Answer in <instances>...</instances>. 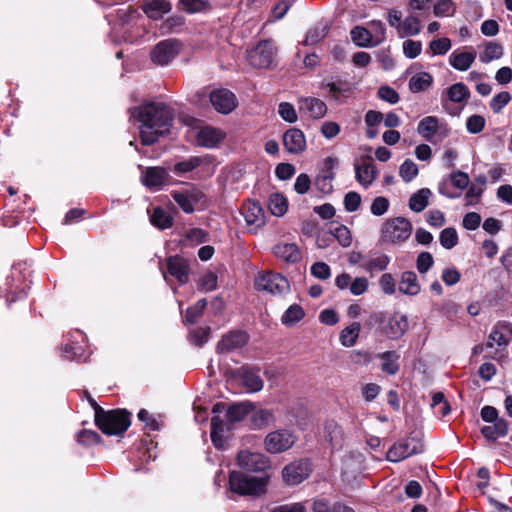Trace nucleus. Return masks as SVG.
<instances>
[{"label": "nucleus", "instance_id": "54", "mask_svg": "<svg viewBox=\"0 0 512 512\" xmlns=\"http://www.w3.org/2000/svg\"><path fill=\"white\" fill-rule=\"evenodd\" d=\"M202 163V160L198 157H191L188 160L178 162L174 166V172L178 175L184 174L194 170L199 167Z\"/></svg>", "mask_w": 512, "mask_h": 512}, {"label": "nucleus", "instance_id": "10", "mask_svg": "<svg viewBox=\"0 0 512 512\" xmlns=\"http://www.w3.org/2000/svg\"><path fill=\"white\" fill-rule=\"evenodd\" d=\"M296 442V436L287 429L269 433L264 440L265 448L270 453H281L290 449Z\"/></svg>", "mask_w": 512, "mask_h": 512}, {"label": "nucleus", "instance_id": "20", "mask_svg": "<svg viewBox=\"0 0 512 512\" xmlns=\"http://www.w3.org/2000/svg\"><path fill=\"white\" fill-rule=\"evenodd\" d=\"M174 201L185 213L194 212V205L202 200L203 193L198 189H191L172 194Z\"/></svg>", "mask_w": 512, "mask_h": 512}, {"label": "nucleus", "instance_id": "9", "mask_svg": "<svg viewBox=\"0 0 512 512\" xmlns=\"http://www.w3.org/2000/svg\"><path fill=\"white\" fill-rule=\"evenodd\" d=\"M182 43L175 38L165 39L155 45L150 53L152 62L156 65H168L181 51Z\"/></svg>", "mask_w": 512, "mask_h": 512}, {"label": "nucleus", "instance_id": "45", "mask_svg": "<svg viewBox=\"0 0 512 512\" xmlns=\"http://www.w3.org/2000/svg\"><path fill=\"white\" fill-rule=\"evenodd\" d=\"M447 95L452 102L461 103L469 98L470 92L463 83H455L448 88Z\"/></svg>", "mask_w": 512, "mask_h": 512}, {"label": "nucleus", "instance_id": "5", "mask_svg": "<svg viewBox=\"0 0 512 512\" xmlns=\"http://www.w3.org/2000/svg\"><path fill=\"white\" fill-rule=\"evenodd\" d=\"M277 47L271 40H262L247 54L249 64L257 69H272L276 66Z\"/></svg>", "mask_w": 512, "mask_h": 512}, {"label": "nucleus", "instance_id": "40", "mask_svg": "<svg viewBox=\"0 0 512 512\" xmlns=\"http://www.w3.org/2000/svg\"><path fill=\"white\" fill-rule=\"evenodd\" d=\"M305 316L303 308L298 304H293L288 307L281 317V322L287 327H291L297 322L301 321Z\"/></svg>", "mask_w": 512, "mask_h": 512}, {"label": "nucleus", "instance_id": "38", "mask_svg": "<svg viewBox=\"0 0 512 512\" xmlns=\"http://www.w3.org/2000/svg\"><path fill=\"white\" fill-rule=\"evenodd\" d=\"M178 7L189 14H195L209 11L211 4L208 0H179Z\"/></svg>", "mask_w": 512, "mask_h": 512}, {"label": "nucleus", "instance_id": "42", "mask_svg": "<svg viewBox=\"0 0 512 512\" xmlns=\"http://www.w3.org/2000/svg\"><path fill=\"white\" fill-rule=\"evenodd\" d=\"M150 221L161 230L168 229L173 225V218L161 207L154 209Z\"/></svg>", "mask_w": 512, "mask_h": 512}, {"label": "nucleus", "instance_id": "64", "mask_svg": "<svg viewBox=\"0 0 512 512\" xmlns=\"http://www.w3.org/2000/svg\"><path fill=\"white\" fill-rule=\"evenodd\" d=\"M389 201L383 196L376 197L371 204V213L375 216H381L387 212Z\"/></svg>", "mask_w": 512, "mask_h": 512}, {"label": "nucleus", "instance_id": "55", "mask_svg": "<svg viewBox=\"0 0 512 512\" xmlns=\"http://www.w3.org/2000/svg\"><path fill=\"white\" fill-rule=\"evenodd\" d=\"M278 112L281 118L288 123H295L298 119L294 106L289 102H281Z\"/></svg>", "mask_w": 512, "mask_h": 512}, {"label": "nucleus", "instance_id": "36", "mask_svg": "<svg viewBox=\"0 0 512 512\" xmlns=\"http://www.w3.org/2000/svg\"><path fill=\"white\" fill-rule=\"evenodd\" d=\"M352 41L359 47L374 46L372 32L369 29L362 26H355L351 32Z\"/></svg>", "mask_w": 512, "mask_h": 512}, {"label": "nucleus", "instance_id": "24", "mask_svg": "<svg viewBox=\"0 0 512 512\" xmlns=\"http://www.w3.org/2000/svg\"><path fill=\"white\" fill-rule=\"evenodd\" d=\"M299 111L308 114L313 119H320L326 115L327 106L318 98L306 97L299 101Z\"/></svg>", "mask_w": 512, "mask_h": 512}, {"label": "nucleus", "instance_id": "61", "mask_svg": "<svg viewBox=\"0 0 512 512\" xmlns=\"http://www.w3.org/2000/svg\"><path fill=\"white\" fill-rule=\"evenodd\" d=\"M433 256L429 252H421L416 260V267L419 273H426L433 265Z\"/></svg>", "mask_w": 512, "mask_h": 512}, {"label": "nucleus", "instance_id": "23", "mask_svg": "<svg viewBox=\"0 0 512 512\" xmlns=\"http://www.w3.org/2000/svg\"><path fill=\"white\" fill-rule=\"evenodd\" d=\"M355 178L360 185L364 188H368L376 178L377 170L372 164L371 158L362 161V163L356 162L354 164Z\"/></svg>", "mask_w": 512, "mask_h": 512}, {"label": "nucleus", "instance_id": "29", "mask_svg": "<svg viewBox=\"0 0 512 512\" xmlns=\"http://www.w3.org/2000/svg\"><path fill=\"white\" fill-rule=\"evenodd\" d=\"M171 3L166 0H151L142 7L144 13L152 20L161 19L171 11Z\"/></svg>", "mask_w": 512, "mask_h": 512}, {"label": "nucleus", "instance_id": "26", "mask_svg": "<svg viewBox=\"0 0 512 512\" xmlns=\"http://www.w3.org/2000/svg\"><path fill=\"white\" fill-rule=\"evenodd\" d=\"M398 289L401 293L409 296L417 295L420 290V284L418 277L413 271H405L401 274V278L398 284Z\"/></svg>", "mask_w": 512, "mask_h": 512}, {"label": "nucleus", "instance_id": "18", "mask_svg": "<svg viewBox=\"0 0 512 512\" xmlns=\"http://www.w3.org/2000/svg\"><path fill=\"white\" fill-rule=\"evenodd\" d=\"M310 472V465L307 461H298L285 466L282 475L288 485H297L304 481Z\"/></svg>", "mask_w": 512, "mask_h": 512}, {"label": "nucleus", "instance_id": "35", "mask_svg": "<svg viewBox=\"0 0 512 512\" xmlns=\"http://www.w3.org/2000/svg\"><path fill=\"white\" fill-rule=\"evenodd\" d=\"M433 83V78L428 72H419L409 80V89L413 93L427 90Z\"/></svg>", "mask_w": 512, "mask_h": 512}, {"label": "nucleus", "instance_id": "39", "mask_svg": "<svg viewBox=\"0 0 512 512\" xmlns=\"http://www.w3.org/2000/svg\"><path fill=\"white\" fill-rule=\"evenodd\" d=\"M329 232L333 235L342 247H349L352 243V235L350 230L339 223H331Z\"/></svg>", "mask_w": 512, "mask_h": 512}, {"label": "nucleus", "instance_id": "21", "mask_svg": "<svg viewBox=\"0 0 512 512\" xmlns=\"http://www.w3.org/2000/svg\"><path fill=\"white\" fill-rule=\"evenodd\" d=\"M225 134L214 127L206 126L197 132V144L205 148H214L224 139Z\"/></svg>", "mask_w": 512, "mask_h": 512}, {"label": "nucleus", "instance_id": "52", "mask_svg": "<svg viewBox=\"0 0 512 512\" xmlns=\"http://www.w3.org/2000/svg\"><path fill=\"white\" fill-rule=\"evenodd\" d=\"M370 32H372L373 36V45H379L386 39V29L382 21L380 20H372L369 23Z\"/></svg>", "mask_w": 512, "mask_h": 512}, {"label": "nucleus", "instance_id": "28", "mask_svg": "<svg viewBox=\"0 0 512 512\" xmlns=\"http://www.w3.org/2000/svg\"><path fill=\"white\" fill-rule=\"evenodd\" d=\"M168 172L161 167L147 168L143 176V184L152 189H159L166 181Z\"/></svg>", "mask_w": 512, "mask_h": 512}, {"label": "nucleus", "instance_id": "3", "mask_svg": "<svg viewBox=\"0 0 512 512\" xmlns=\"http://www.w3.org/2000/svg\"><path fill=\"white\" fill-rule=\"evenodd\" d=\"M130 415L127 410L105 411L103 408H99L95 424L106 435H121L131 424Z\"/></svg>", "mask_w": 512, "mask_h": 512}, {"label": "nucleus", "instance_id": "12", "mask_svg": "<svg viewBox=\"0 0 512 512\" xmlns=\"http://www.w3.org/2000/svg\"><path fill=\"white\" fill-rule=\"evenodd\" d=\"M417 132L425 140L432 142L436 134L447 137L450 129L446 123L440 121L436 116H426L419 121Z\"/></svg>", "mask_w": 512, "mask_h": 512}, {"label": "nucleus", "instance_id": "56", "mask_svg": "<svg viewBox=\"0 0 512 512\" xmlns=\"http://www.w3.org/2000/svg\"><path fill=\"white\" fill-rule=\"evenodd\" d=\"M511 100L508 92L502 91L496 94L490 101V107L494 113H499Z\"/></svg>", "mask_w": 512, "mask_h": 512}, {"label": "nucleus", "instance_id": "11", "mask_svg": "<svg viewBox=\"0 0 512 512\" xmlns=\"http://www.w3.org/2000/svg\"><path fill=\"white\" fill-rule=\"evenodd\" d=\"M161 269L166 281H168V275L174 277L180 285L186 284L189 280V261L181 256H170L166 261V270L162 267Z\"/></svg>", "mask_w": 512, "mask_h": 512}, {"label": "nucleus", "instance_id": "63", "mask_svg": "<svg viewBox=\"0 0 512 512\" xmlns=\"http://www.w3.org/2000/svg\"><path fill=\"white\" fill-rule=\"evenodd\" d=\"M311 274L321 280H326L331 276V270L325 262H316L311 266Z\"/></svg>", "mask_w": 512, "mask_h": 512}, {"label": "nucleus", "instance_id": "15", "mask_svg": "<svg viewBox=\"0 0 512 512\" xmlns=\"http://www.w3.org/2000/svg\"><path fill=\"white\" fill-rule=\"evenodd\" d=\"M249 340L246 332L232 330L224 334L216 346L217 353L228 354L244 347Z\"/></svg>", "mask_w": 512, "mask_h": 512}, {"label": "nucleus", "instance_id": "34", "mask_svg": "<svg viewBox=\"0 0 512 512\" xmlns=\"http://www.w3.org/2000/svg\"><path fill=\"white\" fill-rule=\"evenodd\" d=\"M275 422V416L272 411L267 409H258L252 411L251 424L254 429H262Z\"/></svg>", "mask_w": 512, "mask_h": 512}, {"label": "nucleus", "instance_id": "57", "mask_svg": "<svg viewBox=\"0 0 512 512\" xmlns=\"http://www.w3.org/2000/svg\"><path fill=\"white\" fill-rule=\"evenodd\" d=\"M422 51V44L420 41L405 40L403 42V53L409 59H414L420 55Z\"/></svg>", "mask_w": 512, "mask_h": 512}, {"label": "nucleus", "instance_id": "2", "mask_svg": "<svg viewBox=\"0 0 512 512\" xmlns=\"http://www.w3.org/2000/svg\"><path fill=\"white\" fill-rule=\"evenodd\" d=\"M253 410V405L249 402L231 405L225 414L226 420L219 416L211 419V440L214 446L222 449L226 443L225 433L230 431L235 423L242 421Z\"/></svg>", "mask_w": 512, "mask_h": 512}, {"label": "nucleus", "instance_id": "47", "mask_svg": "<svg viewBox=\"0 0 512 512\" xmlns=\"http://www.w3.org/2000/svg\"><path fill=\"white\" fill-rule=\"evenodd\" d=\"M269 209L274 216H283L288 208L287 200L281 194H273L269 198Z\"/></svg>", "mask_w": 512, "mask_h": 512}, {"label": "nucleus", "instance_id": "41", "mask_svg": "<svg viewBox=\"0 0 512 512\" xmlns=\"http://www.w3.org/2000/svg\"><path fill=\"white\" fill-rule=\"evenodd\" d=\"M421 30L420 21L417 17L408 16L406 17L399 27V37L413 36L419 34Z\"/></svg>", "mask_w": 512, "mask_h": 512}, {"label": "nucleus", "instance_id": "19", "mask_svg": "<svg viewBox=\"0 0 512 512\" xmlns=\"http://www.w3.org/2000/svg\"><path fill=\"white\" fill-rule=\"evenodd\" d=\"M283 145L288 153L300 154L306 148L304 133L298 128H290L283 135Z\"/></svg>", "mask_w": 512, "mask_h": 512}, {"label": "nucleus", "instance_id": "46", "mask_svg": "<svg viewBox=\"0 0 512 512\" xmlns=\"http://www.w3.org/2000/svg\"><path fill=\"white\" fill-rule=\"evenodd\" d=\"M390 262V258L386 254H379L369 259L365 264L364 268L370 274L375 272L383 271L387 268Z\"/></svg>", "mask_w": 512, "mask_h": 512}, {"label": "nucleus", "instance_id": "30", "mask_svg": "<svg viewBox=\"0 0 512 512\" xmlns=\"http://www.w3.org/2000/svg\"><path fill=\"white\" fill-rule=\"evenodd\" d=\"M493 425L483 426L481 433L485 439L489 441H496L498 438L504 437L508 433V422L501 418L497 421L492 422Z\"/></svg>", "mask_w": 512, "mask_h": 512}, {"label": "nucleus", "instance_id": "25", "mask_svg": "<svg viewBox=\"0 0 512 512\" xmlns=\"http://www.w3.org/2000/svg\"><path fill=\"white\" fill-rule=\"evenodd\" d=\"M274 255L286 262L297 263L301 260V252L295 243H279L273 248Z\"/></svg>", "mask_w": 512, "mask_h": 512}, {"label": "nucleus", "instance_id": "33", "mask_svg": "<svg viewBox=\"0 0 512 512\" xmlns=\"http://www.w3.org/2000/svg\"><path fill=\"white\" fill-rule=\"evenodd\" d=\"M429 188H422L411 195L409 199V208L414 212H422L428 206V200L431 196Z\"/></svg>", "mask_w": 512, "mask_h": 512}, {"label": "nucleus", "instance_id": "48", "mask_svg": "<svg viewBox=\"0 0 512 512\" xmlns=\"http://www.w3.org/2000/svg\"><path fill=\"white\" fill-rule=\"evenodd\" d=\"M185 24V18L180 15H173L167 18L161 25V31L163 34L177 33L181 27Z\"/></svg>", "mask_w": 512, "mask_h": 512}, {"label": "nucleus", "instance_id": "8", "mask_svg": "<svg viewBox=\"0 0 512 512\" xmlns=\"http://www.w3.org/2000/svg\"><path fill=\"white\" fill-rule=\"evenodd\" d=\"M255 288L258 291H266L272 295H284L289 292L290 284L281 274L267 272L256 277Z\"/></svg>", "mask_w": 512, "mask_h": 512}, {"label": "nucleus", "instance_id": "51", "mask_svg": "<svg viewBox=\"0 0 512 512\" xmlns=\"http://www.w3.org/2000/svg\"><path fill=\"white\" fill-rule=\"evenodd\" d=\"M418 174L417 165L410 159H406L400 166L399 175L405 182H410Z\"/></svg>", "mask_w": 512, "mask_h": 512}, {"label": "nucleus", "instance_id": "58", "mask_svg": "<svg viewBox=\"0 0 512 512\" xmlns=\"http://www.w3.org/2000/svg\"><path fill=\"white\" fill-rule=\"evenodd\" d=\"M210 335V328L209 327H198L190 332L191 341L196 346H202L204 345Z\"/></svg>", "mask_w": 512, "mask_h": 512}, {"label": "nucleus", "instance_id": "1", "mask_svg": "<svg viewBox=\"0 0 512 512\" xmlns=\"http://www.w3.org/2000/svg\"><path fill=\"white\" fill-rule=\"evenodd\" d=\"M131 117L141 123L142 144L151 145L167 134L174 120L172 109L161 102H148L130 110Z\"/></svg>", "mask_w": 512, "mask_h": 512}, {"label": "nucleus", "instance_id": "22", "mask_svg": "<svg viewBox=\"0 0 512 512\" xmlns=\"http://www.w3.org/2000/svg\"><path fill=\"white\" fill-rule=\"evenodd\" d=\"M238 375L241 385L248 392H258L262 390L263 380L257 370L244 366L238 370Z\"/></svg>", "mask_w": 512, "mask_h": 512}, {"label": "nucleus", "instance_id": "27", "mask_svg": "<svg viewBox=\"0 0 512 512\" xmlns=\"http://www.w3.org/2000/svg\"><path fill=\"white\" fill-rule=\"evenodd\" d=\"M324 438L335 448H341L344 441V433L342 428L334 420H328L324 426Z\"/></svg>", "mask_w": 512, "mask_h": 512}, {"label": "nucleus", "instance_id": "7", "mask_svg": "<svg viewBox=\"0 0 512 512\" xmlns=\"http://www.w3.org/2000/svg\"><path fill=\"white\" fill-rule=\"evenodd\" d=\"M424 451V443L418 435L409 437L395 443L387 451L386 459L390 462H399L409 456L420 454Z\"/></svg>", "mask_w": 512, "mask_h": 512}, {"label": "nucleus", "instance_id": "4", "mask_svg": "<svg viewBox=\"0 0 512 512\" xmlns=\"http://www.w3.org/2000/svg\"><path fill=\"white\" fill-rule=\"evenodd\" d=\"M266 477L248 476L241 472L232 471L229 485L232 492L243 496H260L266 491Z\"/></svg>", "mask_w": 512, "mask_h": 512}, {"label": "nucleus", "instance_id": "59", "mask_svg": "<svg viewBox=\"0 0 512 512\" xmlns=\"http://www.w3.org/2000/svg\"><path fill=\"white\" fill-rule=\"evenodd\" d=\"M64 357L68 360H75L78 362L86 361L83 349L80 346L66 345L63 349Z\"/></svg>", "mask_w": 512, "mask_h": 512}, {"label": "nucleus", "instance_id": "62", "mask_svg": "<svg viewBox=\"0 0 512 512\" xmlns=\"http://www.w3.org/2000/svg\"><path fill=\"white\" fill-rule=\"evenodd\" d=\"M361 204V196L359 193L351 191L344 197V206L348 212H355L359 209Z\"/></svg>", "mask_w": 512, "mask_h": 512}, {"label": "nucleus", "instance_id": "17", "mask_svg": "<svg viewBox=\"0 0 512 512\" xmlns=\"http://www.w3.org/2000/svg\"><path fill=\"white\" fill-rule=\"evenodd\" d=\"M242 214L247 226L253 232L265 224V214L261 205L256 201H247L242 206Z\"/></svg>", "mask_w": 512, "mask_h": 512}, {"label": "nucleus", "instance_id": "60", "mask_svg": "<svg viewBox=\"0 0 512 512\" xmlns=\"http://www.w3.org/2000/svg\"><path fill=\"white\" fill-rule=\"evenodd\" d=\"M485 127V119L481 115H472L467 119L466 128L472 134L480 133Z\"/></svg>", "mask_w": 512, "mask_h": 512}, {"label": "nucleus", "instance_id": "49", "mask_svg": "<svg viewBox=\"0 0 512 512\" xmlns=\"http://www.w3.org/2000/svg\"><path fill=\"white\" fill-rule=\"evenodd\" d=\"M440 244L445 249H452L458 243V235L454 228L448 227L441 231L439 236Z\"/></svg>", "mask_w": 512, "mask_h": 512}, {"label": "nucleus", "instance_id": "43", "mask_svg": "<svg viewBox=\"0 0 512 512\" xmlns=\"http://www.w3.org/2000/svg\"><path fill=\"white\" fill-rule=\"evenodd\" d=\"M497 332L496 344L498 346H507L512 340V324L509 322H498L492 329Z\"/></svg>", "mask_w": 512, "mask_h": 512}, {"label": "nucleus", "instance_id": "14", "mask_svg": "<svg viewBox=\"0 0 512 512\" xmlns=\"http://www.w3.org/2000/svg\"><path fill=\"white\" fill-rule=\"evenodd\" d=\"M381 330L389 339L401 338L408 330L409 322L406 315L394 313L386 321L381 320Z\"/></svg>", "mask_w": 512, "mask_h": 512}, {"label": "nucleus", "instance_id": "31", "mask_svg": "<svg viewBox=\"0 0 512 512\" xmlns=\"http://www.w3.org/2000/svg\"><path fill=\"white\" fill-rule=\"evenodd\" d=\"M476 54L474 52H458L454 51L450 57V65L458 71L468 70L475 61Z\"/></svg>", "mask_w": 512, "mask_h": 512}, {"label": "nucleus", "instance_id": "6", "mask_svg": "<svg viewBox=\"0 0 512 512\" xmlns=\"http://www.w3.org/2000/svg\"><path fill=\"white\" fill-rule=\"evenodd\" d=\"M412 232V224L403 217H396L386 220L381 229V240L383 242L397 244L406 241Z\"/></svg>", "mask_w": 512, "mask_h": 512}, {"label": "nucleus", "instance_id": "16", "mask_svg": "<svg viewBox=\"0 0 512 512\" xmlns=\"http://www.w3.org/2000/svg\"><path fill=\"white\" fill-rule=\"evenodd\" d=\"M210 102L214 109L222 114L231 113L237 106L235 94L225 88L212 91L210 93Z\"/></svg>", "mask_w": 512, "mask_h": 512}, {"label": "nucleus", "instance_id": "44", "mask_svg": "<svg viewBox=\"0 0 512 512\" xmlns=\"http://www.w3.org/2000/svg\"><path fill=\"white\" fill-rule=\"evenodd\" d=\"M503 56V47L497 42H488L484 51L480 54V61L483 63L500 59Z\"/></svg>", "mask_w": 512, "mask_h": 512}, {"label": "nucleus", "instance_id": "53", "mask_svg": "<svg viewBox=\"0 0 512 512\" xmlns=\"http://www.w3.org/2000/svg\"><path fill=\"white\" fill-rule=\"evenodd\" d=\"M207 301L205 298L199 299L195 305L189 307L186 311L185 319L189 323H195L198 318L202 315Z\"/></svg>", "mask_w": 512, "mask_h": 512}, {"label": "nucleus", "instance_id": "37", "mask_svg": "<svg viewBox=\"0 0 512 512\" xmlns=\"http://www.w3.org/2000/svg\"><path fill=\"white\" fill-rule=\"evenodd\" d=\"M361 331V324L359 322H353L340 333V342L345 347H352L356 344Z\"/></svg>", "mask_w": 512, "mask_h": 512}, {"label": "nucleus", "instance_id": "50", "mask_svg": "<svg viewBox=\"0 0 512 512\" xmlns=\"http://www.w3.org/2000/svg\"><path fill=\"white\" fill-rule=\"evenodd\" d=\"M323 86L328 90V92L333 96L335 100H339V95L348 96L350 92V87L348 83L338 81V82H326Z\"/></svg>", "mask_w": 512, "mask_h": 512}, {"label": "nucleus", "instance_id": "13", "mask_svg": "<svg viewBox=\"0 0 512 512\" xmlns=\"http://www.w3.org/2000/svg\"><path fill=\"white\" fill-rule=\"evenodd\" d=\"M238 465L247 471L261 472L270 465L269 458L262 453L242 450L237 456Z\"/></svg>", "mask_w": 512, "mask_h": 512}, {"label": "nucleus", "instance_id": "32", "mask_svg": "<svg viewBox=\"0 0 512 512\" xmlns=\"http://www.w3.org/2000/svg\"><path fill=\"white\" fill-rule=\"evenodd\" d=\"M378 358L383 360V363L381 365L382 371L390 374L395 375L399 371V363L398 360L400 358V355L395 351H385L378 355Z\"/></svg>", "mask_w": 512, "mask_h": 512}]
</instances>
